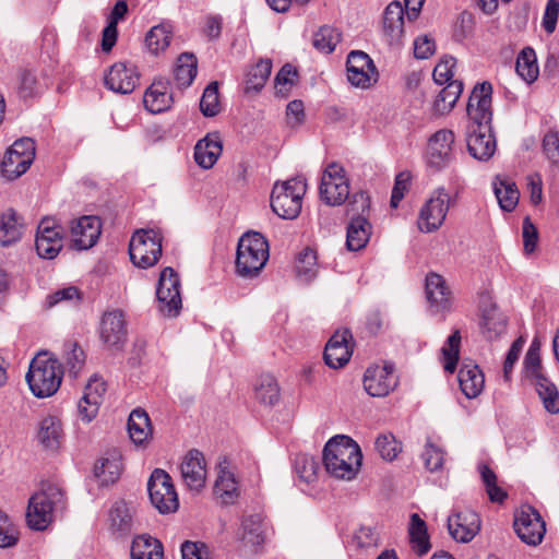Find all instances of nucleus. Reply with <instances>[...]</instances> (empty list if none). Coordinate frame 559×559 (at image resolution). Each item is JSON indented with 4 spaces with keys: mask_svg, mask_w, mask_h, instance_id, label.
<instances>
[{
    "mask_svg": "<svg viewBox=\"0 0 559 559\" xmlns=\"http://www.w3.org/2000/svg\"><path fill=\"white\" fill-rule=\"evenodd\" d=\"M23 223L17 213L8 209L0 215V245L10 246L22 237Z\"/></svg>",
    "mask_w": 559,
    "mask_h": 559,
    "instance_id": "obj_32",
    "label": "nucleus"
},
{
    "mask_svg": "<svg viewBox=\"0 0 559 559\" xmlns=\"http://www.w3.org/2000/svg\"><path fill=\"white\" fill-rule=\"evenodd\" d=\"M162 543L150 535L136 536L131 546V559H163Z\"/></svg>",
    "mask_w": 559,
    "mask_h": 559,
    "instance_id": "obj_35",
    "label": "nucleus"
},
{
    "mask_svg": "<svg viewBox=\"0 0 559 559\" xmlns=\"http://www.w3.org/2000/svg\"><path fill=\"white\" fill-rule=\"evenodd\" d=\"M272 61L270 59H260L247 73L246 92H260L271 75Z\"/></svg>",
    "mask_w": 559,
    "mask_h": 559,
    "instance_id": "obj_42",
    "label": "nucleus"
},
{
    "mask_svg": "<svg viewBox=\"0 0 559 559\" xmlns=\"http://www.w3.org/2000/svg\"><path fill=\"white\" fill-rule=\"evenodd\" d=\"M408 533L413 550L418 556L427 554L431 547L427 525L417 513L411 515Z\"/></svg>",
    "mask_w": 559,
    "mask_h": 559,
    "instance_id": "obj_39",
    "label": "nucleus"
},
{
    "mask_svg": "<svg viewBox=\"0 0 559 559\" xmlns=\"http://www.w3.org/2000/svg\"><path fill=\"white\" fill-rule=\"evenodd\" d=\"M534 384L545 409L550 414H558L559 392L556 385L545 376H538Z\"/></svg>",
    "mask_w": 559,
    "mask_h": 559,
    "instance_id": "obj_43",
    "label": "nucleus"
},
{
    "mask_svg": "<svg viewBox=\"0 0 559 559\" xmlns=\"http://www.w3.org/2000/svg\"><path fill=\"white\" fill-rule=\"evenodd\" d=\"M64 507V493L53 484H46L40 491L34 493L26 512L27 524L31 528L43 531L52 522L53 512Z\"/></svg>",
    "mask_w": 559,
    "mask_h": 559,
    "instance_id": "obj_5",
    "label": "nucleus"
},
{
    "mask_svg": "<svg viewBox=\"0 0 559 559\" xmlns=\"http://www.w3.org/2000/svg\"><path fill=\"white\" fill-rule=\"evenodd\" d=\"M463 92V83L461 81H451L438 94L435 100V108L440 114H445L452 110L460 95Z\"/></svg>",
    "mask_w": 559,
    "mask_h": 559,
    "instance_id": "obj_47",
    "label": "nucleus"
},
{
    "mask_svg": "<svg viewBox=\"0 0 559 559\" xmlns=\"http://www.w3.org/2000/svg\"><path fill=\"white\" fill-rule=\"evenodd\" d=\"M39 443L48 450H57L63 440L61 421L56 416L45 417L39 423L37 432Z\"/></svg>",
    "mask_w": 559,
    "mask_h": 559,
    "instance_id": "obj_30",
    "label": "nucleus"
},
{
    "mask_svg": "<svg viewBox=\"0 0 559 559\" xmlns=\"http://www.w3.org/2000/svg\"><path fill=\"white\" fill-rule=\"evenodd\" d=\"M396 385L397 378L392 365L371 366L365 372L364 388L371 396H386Z\"/></svg>",
    "mask_w": 559,
    "mask_h": 559,
    "instance_id": "obj_15",
    "label": "nucleus"
},
{
    "mask_svg": "<svg viewBox=\"0 0 559 559\" xmlns=\"http://www.w3.org/2000/svg\"><path fill=\"white\" fill-rule=\"evenodd\" d=\"M35 249L39 258L52 260L62 249V230L52 219L44 218L35 238Z\"/></svg>",
    "mask_w": 559,
    "mask_h": 559,
    "instance_id": "obj_14",
    "label": "nucleus"
},
{
    "mask_svg": "<svg viewBox=\"0 0 559 559\" xmlns=\"http://www.w3.org/2000/svg\"><path fill=\"white\" fill-rule=\"evenodd\" d=\"M63 371L60 362L48 353H39L29 364L26 381L37 397L53 395L62 380Z\"/></svg>",
    "mask_w": 559,
    "mask_h": 559,
    "instance_id": "obj_3",
    "label": "nucleus"
},
{
    "mask_svg": "<svg viewBox=\"0 0 559 559\" xmlns=\"http://www.w3.org/2000/svg\"><path fill=\"white\" fill-rule=\"evenodd\" d=\"M81 300V294L75 286H68L56 290L46 298L47 307L51 308L60 304L75 305Z\"/></svg>",
    "mask_w": 559,
    "mask_h": 559,
    "instance_id": "obj_55",
    "label": "nucleus"
},
{
    "mask_svg": "<svg viewBox=\"0 0 559 559\" xmlns=\"http://www.w3.org/2000/svg\"><path fill=\"white\" fill-rule=\"evenodd\" d=\"M297 76L295 68L285 64L275 76L276 94L286 97L294 85V79Z\"/></svg>",
    "mask_w": 559,
    "mask_h": 559,
    "instance_id": "obj_60",
    "label": "nucleus"
},
{
    "mask_svg": "<svg viewBox=\"0 0 559 559\" xmlns=\"http://www.w3.org/2000/svg\"><path fill=\"white\" fill-rule=\"evenodd\" d=\"M33 160L31 155L20 156L8 150L1 163V173L7 179L14 180L26 173Z\"/></svg>",
    "mask_w": 559,
    "mask_h": 559,
    "instance_id": "obj_40",
    "label": "nucleus"
},
{
    "mask_svg": "<svg viewBox=\"0 0 559 559\" xmlns=\"http://www.w3.org/2000/svg\"><path fill=\"white\" fill-rule=\"evenodd\" d=\"M455 200L444 187L437 188L419 211L417 225L420 231H437L444 223L449 209Z\"/></svg>",
    "mask_w": 559,
    "mask_h": 559,
    "instance_id": "obj_7",
    "label": "nucleus"
},
{
    "mask_svg": "<svg viewBox=\"0 0 559 559\" xmlns=\"http://www.w3.org/2000/svg\"><path fill=\"white\" fill-rule=\"evenodd\" d=\"M515 71L527 84L534 83L539 75L536 52L531 47L523 48L516 57Z\"/></svg>",
    "mask_w": 559,
    "mask_h": 559,
    "instance_id": "obj_37",
    "label": "nucleus"
},
{
    "mask_svg": "<svg viewBox=\"0 0 559 559\" xmlns=\"http://www.w3.org/2000/svg\"><path fill=\"white\" fill-rule=\"evenodd\" d=\"M181 478L192 491L199 492L205 485L206 464L199 450H190L180 464Z\"/></svg>",
    "mask_w": 559,
    "mask_h": 559,
    "instance_id": "obj_17",
    "label": "nucleus"
},
{
    "mask_svg": "<svg viewBox=\"0 0 559 559\" xmlns=\"http://www.w3.org/2000/svg\"><path fill=\"white\" fill-rule=\"evenodd\" d=\"M296 272L298 277L306 283L312 281L317 276V255L313 250L306 248L300 252L296 262Z\"/></svg>",
    "mask_w": 559,
    "mask_h": 559,
    "instance_id": "obj_52",
    "label": "nucleus"
},
{
    "mask_svg": "<svg viewBox=\"0 0 559 559\" xmlns=\"http://www.w3.org/2000/svg\"><path fill=\"white\" fill-rule=\"evenodd\" d=\"M240 539L246 546L258 547L264 543V522L261 514L246 516L241 523Z\"/></svg>",
    "mask_w": 559,
    "mask_h": 559,
    "instance_id": "obj_34",
    "label": "nucleus"
},
{
    "mask_svg": "<svg viewBox=\"0 0 559 559\" xmlns=\"http://www.w3.org/2000/svg\"><path fill=\"white\" fill-rule=\"evenodd\" d=\"M347 79L352 85L366 88L371 80L376 81V67L370 57L360 50H354L347 56Z\"/></svg>",
    "mask_w": 559,
    "mask_h": 559,
    "instance_id": "obj_16",
    "label": "nucleus"
},
{
    "mask_svg": "<svg viewBox=\"0 0 559 559\" xmlns=\"http://www.w3.org/2000/svg\"><path fill=\"white\" fill-rule=\"evenodd\" d=\"M269 260V243L257 231L246 233L237 246L236 272L239 276H257Z\"/></svg>",
    "mask_w": 559,
    "mask_h": 559,
    "instance_id": "obj_4",
    "label": "nucleus"
},
{
    "mask_svg": "<svg viewBox=\"0 0 559 559\" xmlns=\"http://www.w3.org/2000/svg\"><path fill=\"white\" fill-rule=\"evenodd\" d=\"M459 383L467 399L477 397L485 385V378L477 365L464 364L459 370Z\"/></svg>",
    "mask_w": 559,
    "mask_h": 559,
    "instance_id": "obj_29",
    "label": "nucleus"
},
{
    "mask_svg": "<svg viewBox=\"0 0 559 559\" xmlns=\"http://www.w3.org/2000/svg\"><path fill=\"white\" fill-rule=\"evenodd\" d=\"M352 338L348 330L337 331L331 336L324 349V360L329 367L337 369L348 362L353 354V348L349 346Z\"/></svg>",
    "mask_w": 559,
    "mask_h": 559,
    "instance_id": "obj_21",
    "label": "nucleus"
},
{
    "mask_svg": "<svg viewBox=\"0 0 559 559\" xmlns=\"http://www.w3.org/2000/svg\"><path fill=\"white\" fill-rule=\"evenodd\" d=\"M383 34L391 46L402 44L404 37V9L399 1H392L383 14Z\"/></svg>",
    "mask_w": 559,
    "mask_h": 559,
    "instance_id": "obj_23",
    "label": "nucleus"
},
{
    "mask_svg": "<svg viewBox=\"0 0 559 559\" xmlns=\"http://www.w3.org/2000/svg\"><path fill=\"white\" fill-rule=\"evenodd\" d=\"M200 110L205 117H215L222 110L218 83L211 82L203 91L200 99Z\"/></svg>",
    "mask_w": 559,
    "mask_h": 559,
    "instance_id": "obj_51",
    "label": "nucleus"
},
{
    "mask_svg": "<svg viewBox=\"0 0 559 559\" xmlns=\"http://www.w3.org/2000/svg\"><path fill=\"white\" fill-rule=\"evenodd\" d=\"M306 191L307 183L301 177L276 182L271 193V207L273 212L284 219L296 218L301 211Z\"/></svg>",
    "mask_w": 559,
    "mask_h": 559,
    "instance_id": "obj_6",
    "label": "nucleus"
},
{
    "mask_svg": "<svg viewBox=\"0 0 559 559\" xmlns=\"http://www.w3.org/2000/svg\"><path fill=\"white\" fill-rule=\"evenodd\" d=\"M147 490L152 504L160 513H173L179 508V499L171 477L164 469L156 468L152 472Z\"/></svg>",
    "mask_w": 559,
    "mask_h": 559,
    "instance_id": "obj_9",
    "label": "nucleus"
},
{
    "mask_svg": "<svg viewBox=\"0 0 559 559\" xmlns=\"http://www.w3.org/2000/svg\"><path fill=\"white\" fill-rule=\"evenodd\" d=\"M182 559H212L209 547L201 542L187 540L181 546Z\"/></svg>",
    "mask_w": 559,
    "mask_h": 559,
    "instance_id": "obj_62",
    "label": "nucleus"
},
{
    "mask_svg": "<svg viewBox=\"0 0 559 559\" xmlns=\"http://www.w3.org/2000/svg\"><path fill=\"white\" fill-rule=\"evenodd\" d=\"M493 192L501 210L512 212L519 203L520 192L516 185L508 178L497 176Z\"/></svg>",
    "mask_w": 559,
    "mask_h": 559,
    "instance_id": "obj_33",
    "label": "nucleus"
},
{
    "mask_svg": "<svg viewBox=\"0 0 559 559\" xmlns=\"http://www.w3.org/2000/svg\"><path fill=\"white\" fill-rule=\"evenodd\" d=\"M214 493L224 504H231L239 496L237 481L230 472L222 471L218 475Z\"/></svg>",
    "mask_w": 559,
    "mask_h": 559,
    "instance_id": "obj_44",
    "label": "nucleus"
},
{
    "mask_svg": "<svg viewBox=\"0 0 559 559\" xmlns=\"http://www.w3.org/2000/svg\"><path fill=\"white\" fill-rule=\"evenodd\" d=\"M297 476L305 483L310 484L317 479L320 469L318 461L308 454H298L294 462Z\"/></svg>",
    "mask_w": 559,
    "mask_h": 559,
    "instance_id": "obj_53",
    "label": "nucleus"
},
{
    "mask_svg": "<svg viewBox=\"0 0 559 559\" xmlns=\"http://www.w3.org/2000/svg\"><path fill=\"white\" fill-rule=\"evenodd\" d=\"M341 40V33L332 26H322L314 33L312 45L323 53H331Z\"/></svg>",
    "mask_w": 559,
    "mask_h": 559,
    "instance_id": "obj_49",
    "label": "nucleus"
},
{
    "mask_svg": "<svg viewBox=\"0 0 559 559\" xmlns=\"http://www.w3.org/2000/svg\"><path fill=\"white\" fill-rule=\"evenodd\" d=\"M173 37V25L169 22H162L153 26L145 36L147 49L153 55H158L167 49Z\"/></svg>",
    "mask_w": 559,
    "mask_h": 559,
    "instance_id": "obj_38",
    "label": "nucleus"
},
{
    "mask_svg": "<svg viewBox=\"0 0 559 559\" xmlns=\"http://www.w3.org/2000/svg\"><path fill=\"white\" fill-rule=\"evenodd\" d=\"M100 221L96 216H82L72 222L71 239L79 250L92 248L100 235Z\"/></svg>",
    "mask_w": 559,
    "mask_h": 559,
    "instance_id": "obj_22",
    "label": "nucleus"
},
{
    "mask_svg": "<svg viewBox=\"0 0 559 559\" xmlns=\"http://www.w3.org/2000/svg\"><path fill=\"white\" fill-rule=\"evenodd\" d=\"M376 450L386 461H393L401 451V445L393 435H381L376 439Z\"/></svg>",
    "mask_w": 559,
    "mask_h": 559,
    "instance_id": "obj_57",
    "label": "nucleus"
},
{
    "mask_svg": "<svg viewBox=\"0 0 559 559\" xmlns=\"http://www.w3.org/2000/svg\"><path fill=\"white\" fill-rule=\"evenodd\" d=\"M143 103L145 108L153 114H159L170 108L173 95L169 82L162 79L154 81L146 90Z\"/></svg>",
    "mask_w": 559,
    "mask_h": 559,
    "instance_id": "obj_25",
    "label": "nucleus"
},
{
    "mask_svg": "<svg viewBox=\"0 0 559 559\" xmlns=\"http://www.w3.org/2000/svg\"><path fill=\"white\" fill-rule=\"evenodd\" d=\"M426 468L430 472H436L442 468L444 462V452L441 448L435 445L429 440L425 445L421 454Z\"/></svg>",
    "mask_w": 559,
    "mask_h": 559,
    "instance_id": "obj_59",
    "label": "nucleus"
},
{
    "mask_svg": "<svg viewBox=\"0 0 559 559\" xmlns=\"http://www.w3.org/2000/svg\"><path fill=\"white\" fill-rule=\"evenodd\" d=\"M478 471L489 499L492 502H502L507 498V493L497 485V476L495 472L486 464H479Z\"/></svg>",
    "mask_w": 559,
    "mask_h": 559,
    "instance_id": "obj_54",
    "label": "nucleus"
},
{
    "mask_svg": "<svg viewBox=\"0 0 559 559\" xmlns=\"http://www.w3.org/2000/svg\"><path fill=\"white\" fill-rule=\"evenodd\" d=\"M100 337L110 347H119L127 337L126 321L120 310L106 312L100 325Z\"/></svg>",
    "mask_w": 559,
    "mask_h": 559,
    "instance_id": "obj_24",
    "label": "nucleus"
},
{
    "mask_svg": "<svg viewBox=\"0 0 559 559\" xmlns=\"http://www.w3.org/2000/svg\"><path fill=\"white\" fill-rule=\"evenodd\" d=\"M254 397L264 405H274L280 400V388L274 377L261 376L254 386Z\"/></svg>",
    "mask_w": 559,
    "mask_h": 559,
    "instance_id": "obj_45",
    "label": "nucleus"
},
{
    "mask_svg": "<svg viewBox=\"0 0 559 559\" xmlns=\"http://www.w3.org/2000/svg\"><path fill=\"white\" fill-rule=\"evenodd\" d=\"M448 530L456 542L468 543L480 530V519L472 510L456 511L448 518Z\"/></svg>",
    "mask_w": 559,
    "mask_h": 559,
    "instance_id": "obj_19",
    "label": "nucleus"
},
{
    "mask_svg": "<svg viewBox=\"0 0 559 559\" xmlns=\"http://www.w3.org/2000/svg\"><path fill=\"white\" fill-rule=\"evenodd\" d=\"M427 299L436 311H447L451 307V293L445 285L443 277L436 273H430L426 277Z\"/></svg>",
    "mask_w": 559,
    "mask_h": 559,
    "instance_id": "obj_26",
    "label": "nucleus"
},
{
    "mask_svg": "<svg viewBox=\"0 0 559 559\" xmlns=\"http://www.w3.org/2000/svg\"><path fill=\"white\" fill-rule=\"evenodd\" d=\"M223 151L222 142L216 133L207 134L194 147L195 163L204 169L212 168Z\"/></svg>",
    "mask_w": 559,
    "mask_h": 559,
    "instance_id": "obj_27",
    "label": "nucleus"
},
{
    "mask_svg": "<svg viewBox=\"0 0 559 559\" xmlns=\"http://www.w3.org/2000/svg\"><path fill=\"white\" fill-rule=\"evenodd\" d=\"M140 81L138 69L132 63L117 62L105 76V85L115 93L129 94Z\"/></svg>",
    "mask_w": 559,
    "mask_h": 559,
    "instance_id": "obj_18",
    "label": "nucleus"
},
{
    "mask_svg": "<svg viewBox=\"0 0 559 559\" xmlns=\"http://www.w3.org/2000/svg\"><path fill=\"white\" fill-rule=\"evenodd\" d=\"M455 135L449 129H441L435 132L429 141L426 153V164L429 168L440 171L454 159Z\"/></svg>",
    "mask_w": 559,
    "mask_h": 559,
    "instance_id": "obj_12",
    "label": "nucleus"
},
{
    "mask_svg": "<svg viewBox=\"0 0 559 559\" xmlns=\"http://www.w3.org/2000/svg\"><path fill=\"white\" fill-rule=\"evenodd\" d=\"M159 311L167 317H176L181 309L180 280L171 267L160 272L156 289Z\"/></svg>",
    "mask_w": 559,
    "mask_h": 559,
    "instance_id": "obj_11",
    "label": "nucleus"
},
{
    "mask_svg": "<svg viewBox=\"0 0 559 559\" xmlns=\"http://www.w3.org/2000/svg\"><path fill=\"white\" fill-rule=\"evenodd\" d=\"M455 64V58L451 56L443 57L433 69L432 76L435 82L439 85L450 83L454 75Z\"/></svg>",
    "mask_w": 559,
    "mask_h": 559,
    "instance_id": "obj_61",
    "label": "nucleus"
},
{
    "mask_svg": "<svg viewBox=\"0 0 559 559\" xmlns=\"http://www.w3.org/2000/svg\"><path fill=\"white\" fill-rule=\"evenodd\" d=\"M95 476L100 484L108 485L115 483L121 473V461L117 455L102 459L94 467Z\"/></svg>",
    "mask_w": 559,
    "mask_h": 559,
    "instance_id": "obj_48",
    "label": "nucleus"
},
{
    "mask_svg": "<svg viewBox=\"0 0 559 559\" xmlns=\"http://www.w3.org/2000/svg\"><path fill=\"white\" fill-rule=\"evenodd\" d=\"M198 73V60L193 53H181L174 70L175 82L179 87L190 86Z\"/></svg>",
    "mask_w": 559,
    "mask_h": 559,
    "instance_id": "obj_36",
    "label": "nucleus"
},
{
    "mask_svg": "<svg viewBox=\"0 0 559 559\" xmlns=\"http://www.w3.org/2000/svg\"><path fill=\"white\" fill-rule=\"evenodd\" d=\"M128 432L136 447H146L152 438V426L147 413L133 409L128 418Z\"/></svg>",
    "mask_w": 559,
    "mask_h": 559,
    "instance_id": "obj_28",
    "label": "nucleus"
},
{
    "mask_svg": "<svg viewBox=\"0 0 559 559\" xmlns=\"http://www.w3.org/2000/svg\"><path fill=\"white\" fill-rule=\"evenodd\" d=\"M371 235V225L364 216L352 218L347 226L346 247L350 251H358L367 245Z\"/></svg>",
    "mask_w": 559,
    "mask_h": 559,
    "instance_id": "obj_31",
    "label": "nucleus"
},
{
    "mask_svg": "<svg viewBox=\"0 0 559 559\" xmlns=\"http://www.w3.org/2000/svg\"><path fill=\"white\" fill-rule=\"evenodd\" d=\"M129 254L135 266L147 269L153 266L162 254V236L154 229L138 230L131 237Z\"/></svg>",
    "mask_w": 559,
    "mask_h": 559,
    "instance_id": "obj_8",
    "label": "nucleus"
},
{
    "mask_svg": "<svg viewBox=\"0 0 559 559\" xmlns=\"http://www.w3.org/2000/svg\"><path fill=\"white\" fill-rule=\"evenodd\" d=\"M106 392L103 379L94 376L84 388V393L78 404V413L82 420L90 423L98 414L99 406Z\"/></svg>",
    "mask_w": 559,
    "mask_h": 559,
    "instance_id": "obj_20",
    "label": "nucleus"
},
{
    "mask_svg": "<svg viewBox=\"0 0 559 559\" xmlns=\"http://www.w3.org/2000/svg\"><path fill=\"white\" fill-rule=\"evenodd\" d=\"M491 94L490 83H479L474 87L467 103V150L471 156L483 162L490 159L497 148L491 130Z\"/></svg>",
    "mask_w": 559,
    "mask_h": 559,
    "instance_id": "obj_1",
    "label": "nucleus"
},
{
    "mask_svg": "<svg viewBox=\"0 0 559 559\" xmlns=\"http://www.w3.org/2000/svg\"><path fill=\"white\" fill-rule=\"evenodd\" d=\"M322 461L331 477L349 481L356 478L360 469L362 453L352 438L337 435L325 443Z\"/></svg>",
    "mask_w": 559,
    "mask_h": 559,
    "instance_id": "obj_2",
    "label": "nucleus"
},
{
    "mask_svg": "<svg viewBox=\"0 0 559 559\" xmlns=\"http://www.w3.org/2000/svg\"><path fill=\"white\" fill-rule=\"evenodd\" d=\"M321 200L328 205L343 204L349 197V182L344 168L337 163L329 164L321 176L319 187Z\"/></svg>",
    "mask_w": 559,
    "mask_h": 559,
    "instance_id": "obj_10",
    "label": "nucleus"
},
{
    "mask_svg": "<svg viewBox=\"0 0 559 559\" xmlns=\"http://www.w3.org/2000/svg\"><path fill=\"white\" fill-rule=\"evenodd\" d=\"M514 530L522 542L536 546L544 538L546 525L540 514L534 508L523 506L515 514Z\"/></svg>",
    "mask_w": 559,
    "mask_h": 559,
    "instance_id": "obj_13",
    "label": "nucleus"
},
{
    "mask_svg": "<svg viewBox=\"0 0 559 559\" xmlns=\"http://www.w3.org/2000/svg\"><path fill=\"white\" fill-rule=\"evenodd\" d=\"M461 345L460 331H454L447 340L445 344L441 348L443 368L447 372H454L459 361Z\"/></svg>",
    "mask_w": 559,
    "mask_h": 559,
    "instance_id": "obj_50",
    "label": "nucleus"
},
{
    "mask_svg": "<svg viewBox=\"0 0 559 559\" xmlns=\"http://www.w3.org/2000/svg\"><path fill=\"white\" fill-rule=\"evenodd\" d=\"M411 175L409 173L403 171L400 173L395 178V183L392 189V195L390 200V204L392 207H397L401 200L404 198L405 192L409 188Z\"/></svg>",
    "mask_w": 559,
    "mask_h": 559,
    "instance_id": "obj_63",
    "label": "nucleus"
},
{
    "mask_svg": "<svg viewBox=\"0 0 559 559\" xmlns=\"http://www.w3.org/2000/svg\"><path fill=\"white\" fill-rule=\"evenodd\" d=\"M19 540V533L9 516L0 510V548L14 546Z\"/></svg>",
    "mask_w": 559,
    "mask_h": 559,
    "instance_id": "obj_58",
    "label": "nucleus"
},
{
    "mask_svg": "<svg viewBox=\"0 0 559 559\" xmlns=\"http://www.w3.org/2000/svg\"><path fill=\"white\" fill-rule=\"evenodd\" d=\"M558 15L559 0H548L542 22L544 29L548 34H551L556 29Z\"/></svg>",
    "mask_w": 559,
    "mask_h": 559,
    "instance_id": "obj_64",
    "label": "nucleus"
},
{
    "mask_svg": "<svg viewBox=\"0 0 559 559\" xmlns=\"http://www.w3.org/2000/svg\"><path fill=\"white\" fill-rule=\"evenodd\" d=\"M110 530L117 536H126L132 528V515L126 502H116L109 514Z\"/></svg>",
    "mask_w": 559,
    "mask_h": 559,
    "instance_id": "obj_41",
    "label": "nucleus"
},
{
    "mask_svg": "<svg viewBox=\"0 0 559 559\" xmlns=\"http://www.w3.org/2000/svg\"><path fill=\"white\" fill-rule=\"evenodd\" d=\"M481 328L486 337L491 340L504 332L506 320L500 313H497L496 311L487 312L483 317Z\"/></svg>",
    "mask_w": 559,
    "mask_h": 559,
    "instance_id": "obj_56",
    "label": "nucleus"
},
{
    "mask_svg": "<svg viewBox=\"0 0 559 559\" xmlns=\"http://www.w3.org/2000/svg\"><path fill=\"white\" fill-rule=\"evenodd\" d=\"M63 360L69 376L76 378L85 366V354L76 342H66Z\"/></svg>",
    "mask_w": 559,
    "mask_h": 559,
    "instance_id": "obj_46",
    "label": "nucleus"
}]
</instances>
